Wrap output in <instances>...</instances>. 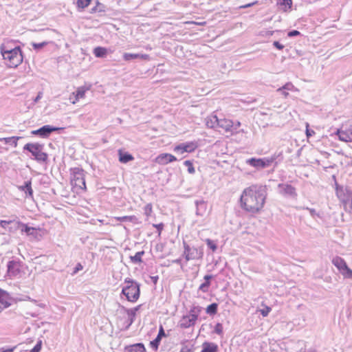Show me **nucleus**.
<instances>
[{
	"mask_svg": "<svg viewBox=\"0 0 352 352\" xmlns=\"http://www.w3.org/2000/svg\"><path fill=\"white\" fill-rule=\"evenodd\" d=\"M266 197L265 186L252 185L243 191L240 198L241 207L248 212H258L263 208Z\"/></svg>",
	"mask_w": 352,
	"mask_h": 352,
	"instance_id": "obj_1",
	"label": "nucleus"
},
{
	"mask_svg": "<svg viewBox=\"0 0 352 352\" xmlns=\"http://www.w3.org/2000/svg\"><path fill=\"white\" fill-rule=\"evenodd\" d=\"M1 54L6 64L10 67H16L23 62V54L20 46H14L12 42L3 43L0 47Z\"/></svg>",
	"mask_w": 352,
	"mask_h": 352,
	"instance_id": "obj_2",
	"label": "nucleus"
},
{
	"mask_svg": "<svg viewBox=\"0 0 352 352\" xmlns=\"http://www.w3.org/2000/svg\"><path fill=\"white\" fill-rule=\"evenodd\" d=\"M44 145L38 142L27 143L23 146V151L30 152L32 159L40 164H47L48 162V154L43 151Z\"/></svg>",
	"mask_w": 352,
	"mask_h": 352,
	"instance_id": "obj_3",
	"label": "nucleus"
},
{
	"mask_svg": "<svg viewBox=\"0 0 352 352\" xmlns=\"http://www.w3.org/2000/svg\"><path fill=\"white\" fill-rule=\"evenodd\" d=\"M124 283L126 285L122 287L121 294L126 296L128 301L136 302L140 295V285L129 278L124 280Z\"/></svg>",
	"mask_w": 352,
	"mask_h": 352,
	"instance_id": "obj_4",
	"label": "nucleus"
},
{
	"mask_svg": "<svg viewBox=\"0 0 352 352\" xmlns=\"http://www.w3.org/2000/svg\"><path fill=\"white\" fill-rule=\"evenodd\" d=\"M71 182L72 185L81 189L86 188L85 171L82 168L75 167L71 169Z\"/></svg>",
	"mask_w": 352,
	"mask_h": 352,
	"instance_id": "obj_5",
	"label": "nucleus"
},
{
	"mask_svg": "<svg viewBox=\"0 0 352 352\" xmlns=\"http://www.w3.org/2000/svg\"><path fill=\"white\" fill-rule=\"evenodd\" d=\"M276 159V157L275 155L263 158L252 157L247 160L246 163L257 169H262L271 166Z\"/></svg>",
	"mask_w": 352,
	"mask_h": 352,
	"instance_id": "obj_6",
	"label": "nucleus"
},
{
	"mask_svg": "<svg viewBox=\"0 0 352 352\" xmlns=\"http://www.w3.org/2000/svg\"><path fill=\"white\" fill-rule=\"evenodd\" d=\"M183 244L184 248L183 255L187 261L200 259L203 257L204 252L201 248L190 247L185 241L183 242Z\"/></svg>",
	"mask_w": 352,
	"mask_h": 352,
	"instance_id": "obj_7",
	"label": "nucleus"
},
{
	"mask_svg": "<svg viewBox=\"0 0 352 352\" xmlns=\"http://www.w3.org/2000/svg\"><path fill=\"white\" fill-rule=\"evenodd\" d=\"M340 141L352 142V122L342 124L335 133Z\"/></svg>",
	"mask_w": 352,
	"mask_h": 352,
	"instance_id": "obj_8",
	"label": "nucleus"
},
{
	"mask_svg": "<svg viewBox=\"0 0 352 352\" xmlns=\"http://www.w3.org/2000/svg\"><path fill=\"white\" fill-rule=\"evenodd\" d=\"M278 188H279V192L281 195L285 197H288L290 198L295 199L297 197V193L296 188L290 184H279L278 185Z\"/></svg>",
	"mask_w": 352,
	"mask_h": 352,
	"instance_id": "obj_9",
	"label": "nucleus"
},
{
	"mask_svg": "<svg viewBox=\"0 0 352 352\" xmlns=\"http://www.w3.org/2000/svg\"><path fill=\"white\" fill-rule=\"evenodd\" d=\"M14 223L17 225L16 228L20 229L22 232H25L27 235L32 236L34 239L37 238L38 232L36 228L30 227L28 225L21 222H15Z\"/></svg>",
	"mask_w": 352,
	"mask_h": 352,
	"instance_id": "obj_10",
	"label": "nucleus"
},
{
	"mask_svg": "<svg viewBox=\"0 0 352 352\" xmlns=\"http://www.w3.org/2000/svg\"><path fill=\"white\" fill-rule=\"evenodd\" d=\"M197 148L196 144L194 142L182 143L176 146L174 148V151L180 154H183L185 152L191 153Z\"/></svg>",
	"mask_w": 352,
	"mask_h": 352,
	"instance_id": "obj_11",
	"label": "nucleus"
},
{
	"mask_svg": "<svg viewBox=\"0 0 352 352\" xmlns=\"http://www.w3.org/2000/svg\"><path fill=\"white\" fill-rule=\"evenodd\" d=\"M12 300L10 294L0 288V312L11 305Z\"/></svg>",
	"mask_w": 352,
	"mask_h": 352,
	"instance_id": "obj_12",
	"label": "nucleus"
},
{
	"mask_svg": "<svg viewBox=\"0 0 352 352\" xmlns=\"http://www.w3.org/2000/svg\"><path fill=\"white\" fill-rule=\"evenodd\" d=\"M234 122L229 119L219 118L217 129H222L226 132L233 133Z\"/></svg>",
	"mask_w": 352,
	"mask_h": 352,
	"instance_id": "obj_13",
	"label": "nucleus"
},
{
	"mask_svg": "<svg viewBox=\"0 0 352 352\" xmlns=\"http://www.w3.org/2000/svg\"><path fill=\"white\" fill-rule=\"evenodd\" d=\"M196 320L188 314L186 316H183L179 322V326L182 329H187L193 327L196 323Z\"/></svg>",
	"mask_w": 352,
	"mask_h": 352,
	"instance_id": "obj_14",
	"label": "nucleus"
},
{
	"mask_svg": "<svg viewBox=\"0 0 352 352\" xmlns=\"http://www.w3.org/2000/svg\"><path fill=\"white\" fill-rule=\"evenodd\" d=\"M7 268L9 276H16L20 273V264L19 261L14 260L8 261Z\"/></svg>",
	"mask_w": 352,
	"mask_h": 352,
	"instance_id": "obj_15",
	"label": "nucleus"
},
{
	"mask_svg": "<svg viewBox=\"0 0 352 352\" xmlns=\"http://www.w3.org/2000/svg\"><path fill=\"white\" fill-rule=\"evenodd\" d=\"M164 337H166V334L165 333L162 325H160L157 337L153 340L150 342L151 347L155 351H157L162 340V338Z\"/></svg>",
	"mask_w": 352,
	"mask_h": 352,
	"instance_id": "obj_16",
	"label": "nucleus"
},
{
	"mask_svg": "<svg viewBox=\"0 0 352 352\" xmlns=\"http://www.w3.org/2000/svg\"><path fill=\"white\" fill-rule=\"evenodd\" d=\"M177 158L170 153H162L160 154L157 158L156 162L160 164H167L170 162L176 161Z\"/></svg>",
	"mask_w": 352,
	"mask_h": 352,
	"instance_id": "obj_17",
	"label": "nucleus"
},
{
	"mask_svg": "<svg viewBox=\"0 0 352 352\" xmlns=\"http://www.w3.org/2000/svg\"><path fill=\"white\" fill-rule=\"evenodd\" d=\"M39 129L40 137L43 138L49 137L52 132L56 131L59 129L58 127L52 126L50 125H44Z\"/></svg>",
	"mask_w": 352,
	"mask_h": 352,
	"instance_id": "obj_18",
	"label": "nucleus"
},
{
	"mask_svg": "<svg viewBox=\"0 0 352 352\" xmlns=\"http://www.w3.org/2000/svg\"><path fill=\"white\" fill-rule=\"evenodd\" d=\"M121 309L124 311V312L127 314L128 319L126 321V325L124 328V330H127L131 326V324L135 322L136 314L133 311L129 310V309L124 307V306L120 305Z\"/></svg>",
	"mask_w": 352,
	"mask_h": 352,
	"instance_id": "obj_19",
	"label": "nucleus"
},
{
	"mask_svg": "<svg viewBox=\"0 0 352 352\" xmlns=\"http://www.w3.org/2000/svg\"><path fill=\"white\" fill-rule=\"evenodd\" d=\"M219 118L214 114L207 116L205 119V123L208 128L210 129H217Z\"/></svg>",
	"mask_w": 352,
	"mask_h": 352,
	"instance_id": "obj_20",
	"label": "nucleus"
},
{
	"mask_svg": "<svg viewBox=\"0 0 352 352\" xmlns=\"http://www.w3.org/2000/svg\"><path fill=\"white\" fill-rule=\"evenodd\" d=\"M125 352H146L143 343H136L126 346L124 349Z\"/></svg>",
	"mask_w": 352,
	"mask_h": 352,
	"instance_id": "obj_21",
	"label": "nucleus"
},
{
	"mask_svg": "<svg viewBox=\"0 0 352 352\" xmlns=\"http://www.w3.org/2000/svg\"><path fill=\"white\" fill-rule=\"evenodd\" d=\"M196 214L198 216H204L206 212L207 204L204 200L195 201Z\"/></svg>",
	"mask_w": 352,
	"mask_h": 352,
	"instance_id": "obj_22",
	"label": "nucleus"
},
{
	"mask_svg": "<svg viewBox=\"0 0 352 352\" xmlns=\"http://www.w3.org/2000/svg\"><path fill=\"white\" fill-rule=\"evenodd\" d=\"M218 345L214 342H205L203 344L201 352H217Z\"/></svg>",
	"mask_w": 352,
	"mask_h": 352,
	"instance_id": "obj_23",
	"label": "nucleus"
},
{
	"mask_svg": "<svg viewBox=\"0 0 352 352\" xmlns=\"http://www.w3.org/2000/svg\"><path fill=\"white\" fill-rule=\"evenodd\" d=\"M119 161L121 163L126 164L134 160L133 156L128 152H123L122 150L118 151Z\"/></svg>",
	"mask_w": 352,
	"mask_h": 352,
	"instance_id": "obj_24",
	"label": "nucleus"
},
{
	"mask_svg": "<svg viewBox=\"0 0 352 352\" xmlns=\"http://www.w3.org/2000/svg\"><path fill=\"white\" fill-rule=\"evenodd\" d=\"M331 262L333 265L337 267L340 272L347 265L344 258L338 256L333 258Z\"/></svg>",
	"mask_w": 352,
	"mask_h": 352,
	"instance_id": "obj_25",
	"label": "nucleus"
},
{
	"mask_svg": "<svg viewBox=\"0 0 352 352\" xmlns=\"http://www.w3.org/2000/svg\"><path fill=\"white\" fill-rule=\"evenodd\" d=\"M19 189L23 191L26 196L32 197L33 190L32 188V182L30 180L25 182L24 185L19 186Z\"/></svg>",
	"mask_w": 352,
	"mask_h": 352,
	"instance_id": "obj_26",
	"label": "nucleus"
},
{
	"mask_svg": "<svg viewBox=\"0 0 352 352\" xmlns=\"http://www.w3.org/2000/svg\"><path fill=\"white\" fill-rule=\"evenodd\" d=\"M94 54L97 58H104L107 54V50L103 47H96L94 49Z\"/></svg>",
	"mask_w": 352,
	"mask_h": 352,
	"instance_id": "obj_27",
	"label": "nucleus"
},
{
	"mask_svg": "<svg viewBox=\"0 0 352 352\" xmlns=\"http://www.w3.org/2000/svg\"><path fill=\"white\" fill-rule=\"evenodd\" d=\"M21 137H9V138H3L0 139V141L4 142L5 144H9L13 145L14 147L17 146V141L19 140Z\"/></svg>",
	"mask_w": 352,
	"mask_h": 352,
	"instance_id": "obj_28",
	"label": "nucleus"
},
{
	"mask_svg": "<svg viewBox=\"0 0 352 352\" xmlns=\"http://www.w3.org/2000/svg\"><path fill=\"white\" fill-rule=\"evenodd\" d=\"M201 310H202V307H201L199 306H192L190 308L188 314H189V315H190L192 317V318H195L196 320H197L198 317H199Z\"/></svg>",
	"mask_w": 352,
	"mask_h": 352,
	"instance_id": "obj_29",
	"label": "nucleus"
},
{
	"mask_svg": "<svg viewBox=\"0 0 352 352\" xmlns=\"http://www.w3.org/2000/svg\"><path fill=\"white\" fill-rule=\"evenodd\" d=\"M144 251H140L135 253L134 256H131L130 260L134 264L140 263L142 262V256L144 254Z\"/></svg>",
	"mask_w": 352,
	"mask_h": 352,
	"instance_id": "obj_30",
	"label": "nucleus"
},
{
	"mask_svg": "<svg viewBox=\"0 0 352 352\" xmlns=\"http://www.w3.org/2000/svg\"><path fill=\"white\" fill-rule=\"evenodd\" d=\"M89 89V87L85 86L78 87L75 92L76 100H78L80 98H83L85 97V92Z\"/></svg>",
	"mask_w": 352,
	"mask_h": 352,
	"instance_id": "obj_31",
	"label": "nucleus"
},
{
	"mask_svg": "<svg viewBox=\"0 0 352 352\" xmlns=\"http://www.w3.org/2000/svg\"><path fill=\"white\" fill-rule=\"evenodd\" d=\"M217 310H218V304L216 302H213L207 307L206 311L209 315H214L217 314Z\"/></svg>",
	"mask_w": 352,
	"mask_h": 352,
	"instance_id": "obj_32",
	"label": "nucleus"
},
{
	"mask_svg": "<svg viewBox=\"0 0 352 352\" xmlns=\"http://www.w3.org/2000/svg\"><path fill=\"white\" fill-rule=\"evenodd\" d=\"M344 278H352V270H351L348 265H346L345 267L342 269L340 272Z\"/></svg>",
	"mask_w": 352,
	"mask_h": 352,
	"instance_id": "obj_33",
	"label": "nucleus"
},
{
	"mask_svg": "<svg viewBox=\"0 0 352 352\" xmlns=\"http://www.w3.org/2000/svg\"><path fill=\"white\" fill-rule=\"evenodd\" d=\"M91 0H77L76 5L79 9H85L91 3Z\"/></svg>",
	"mask_w": 352,
	"mask_h": 352,
	"instance_id": "obj_34",
	"label": "nucleus"
},
{
	"mask_svg": "<svg viewBox=\"0 0 352 352\" xmlns=\"http://www.w3.org/2000/svg\"><path fill=\"white\" fill-rule=\"evenodd\" d=\"M97 12H104V6L103 4L99 3L98 1L97 2L96 6H94V8H92L90 11L91 13H95Z\"/></svg>",
	"mask_w": 352,
	"mask_h": 352,
	"instance_id": "obj_35",
	"label": "nucleus"
},
{
	"mask_svg": "<svg viewBox=\"0 0 352 352\" xmlns=\"http://www.w3.org/2000/svg\"><path fill=\"white\" fill-rule=\"evenodd\" d=\"M123 58L126 61H130L136 58H139V54L124 53Z\"/></svg>",
	"mask_w": 352,
	"mask_h": 352,
	"instance_id": "obj_36",
	"label": "nucleus"
},
{
	"mask_svg": "<svg viewBox=\"0 0 352 352\" xmlns=\"http://www.w3.org/2000/svg\"><path fill=\"white\" fill-rule=\"evenodd\" d=\"M294 85L289 82H287L285 85H284L283 87L278 88L277 89V91H284V90H287V91H293L294 89Z\"/></svg>",
	"mask_w": 352,
	"mask_h": 352,
	"instance_id": "obj_37",
	"label": "nucleus"
},
{
	"mask_svg": "<svg viewBox=\"0 0 352 352\" xmlns=\"http://www.w3.org/2000/svg\"><path fill=\"white\" fill-rule=\"evenodd\" d=\"M117 219L120 221H131L133 222L135 220H136V217L135 216H123L117 217Z\"/></svg>",
	"mask_w": 352,
	"mask_h": 352,
	"instance_id": "obj_38",
	"label": "nucleus"
},
{
	"mask_svg": "<svg viewBox=\"0 0 352 352\" xmlns=\"http://www.w3.org/2000/svg\"><path fill=\"white\" fill-rule=\"evenodd\" d=\"M184 164L188 167V172L190 174H193L195 172V168L192 163L190 160H186L184 162Z\"/></svg>",
	"mask_w": 352,
	"mask_h": 352,
	"instance_id": "obj_39",
	"label": "nucleus"
},
{
	"mask_svg": "<svg viewBox=\"0 0 352 352\" xmlns=\"http://www.w3.org/2000/svg\"><path fill=\"white\" fill-rule=\"evenodd\" d=\"M206 244L208 247L211 249L213 252L216 251L217 249V244L211 239H207L206 240Z\"/></svg>",
	"mask_w": 352,
	"mask_h": 352,
	"instance_id": "obj_40",
	"label": "nucleus"
},
{
	"mask_svg": "<svg viewBox=\"0 0 352 352\" xmlns=\"http://www.w3.org/2000/svg\"><path fill=\"white\" fill-rule=\"evenodd\" d=\"M152 208H153V206H152V204H147L144 207V214L148 217L151 215V212H152Z\"/></svg>",
	"mask_w": 352,
	"mask_h": 352,
	"instance_id": "obj_41",
	"label": "nucleus"
},
{
	"mask_svg": "<svg viewBox=\"0 0 352 352\" xmlns=\"http://www.w3.org/2000/svg\"><path fill=\"white\" fill-rule=\"evenodd\" d=\"M214 333L221 336L223 334V325L221 323H219L218 322L217 324H216V325L214 326Z\"/></svg>",
	"mask_w": 352,
	"mask_h": 352,
	"instance_id": "obj_42",
	"label": "nucleus"
},
{
	"mask_svg": "<svg viewBox=\"0 0 352 352\" xmlns=\"http://www.w3.org/2000/svg\"><path fill=\"white\" fill-rule=\"evenodd\" d=\"M210 285V282H206L201 283L199 287V290L203 292H207L208 291L209 287Z\"/></svg>",
	"mask_w": 352,
	"mask_h": 352,
	"instance_id": "obj_43",
	"label": "nucleus"
},
{
	"mask_svg": "<svg viewBox=\"0 0 352 352\" xmlns=\"http://www.w3.org/2000/svg\"><path fill=\"white\" fill-rule=\"evenodd\" d=\"M47 42H45V41H43V42H41V43H32V45L33 47V48L36 50H40L41 48H43V47H45V45H47Z\"/></svg>",
	"mask_w": 352,
	"mask_h": 352,
	"instance_id": "obj_44",
	"label": "nucleus"
},
{
	"mask_svg": "<svg viewBox=\"0 0 352 352\" xmlns=\"http://www.w3.org/2000/svg\"><path fill=\"white\" fill-rule=\"evenodd\" d=\"M42 347V340H38L36 345L32 349L30 352H40Z\"/></svg>",
	"mask_w": 352,
	"mask_h": 352,
	"instance_id": "obj_45",
	"label": "nucleus"
},
{
	"mask_svg": "<svg viewBox=\"0 0 352 352\" xmlns=\"http://www.w3.org/2000/svg\"><path fill=\"white\" fill-rule=\"evenodd\" d=\"M271 309H272L271 307L266 306L264 309H262L260 310L261 314L263 317H266V316H268V314L270 312Z\"/></svg>",
	"mask_w": 352,
	"mask_h": 352,
	"instance_id": "obj_46",
	"label": "nucleus"
},
{
	"mask_svg": "<svg viewBox=\"0 0 352 352\" xmlns=\"http://www.w3.org/2000/svg\"><path fill=\"white\" fill-rule=\"evenodd\" d=\"M279 3L280 5L289 6L290 8L292 5V0H279Z\"/></svg>",
	"mask_w": 352,
	"mask_h": 352,
	"instance_id": "obj_47",
	"label": "nucleus"
},
{
	"mask_svg": "<svg viewBox=\"0 0 352 352\" xmlns=\"http://www.w3.org/2000/svg\"><path fill=\"white\" fill-rule=\"evenodd\" d=\"M300 33L299 31L298 30H292V31H289L288 33H287V36L289 37H294V36H298L300 35Z\"/></svg>",
	"mask_w": 352,
	"mask_h": 352,
	"instance_id": "obj_48",
	"label": "nucleus"
},
{
	"mask_svg": "<svg viewBox=\"0 0 352 352\" xmlns=\"http://www.w3.org/2000/svg\"><path fill=\"white\" fill-rule=\"evenodd\" d=\"M83 268L82 265H81V263H77V265H76V267L74 268V271L72 272V274H76V273H78L80 270H82Z\"/></svg>",
	"mask_w": 352,
	"mask_h": 352,
	"instance_id": "obj_49",
	"label": "nucleus"
},
{
	"mask_svg": "<svg viewBox=\"0 0 352 352\" xmlns=\"http://www.w3.org/2000/svg\"><path fill=\"white\" fill-rule=\"evenodd\" d=\"M308 126H309V124H307L306 135H307V138H309V137L312 136L313 135H314L315 132H314V131L309 129L308 128Z\"/></svg>",
	"mask_w": 352,
	"mask_h": 352,
	"instance_id": "obj_50",
	"label": "nucleus"
},
{
	"mask_svg": "<svg viewBox=\"0 0 352 352\" xmlns=\"http://www.w3.org/2000/svg\"><path fill=\"white\" fill-rule=\"evenodd\" d=\"M273 45L279 50H281L284 48V45L280 43L278 41H274Z\"/></svg>",
	"mask_w": 352,
	"mask_h": 352,
	"instance_id": "obj_51",
	"label": "nucleus"
},
{
	"mask_svg": "<svg viewBox=\"0 0 352 352\" xmlns=\"http://www.w3.org/2000/svg\"><path fill=\"white\" fill-rule=\"evenodd\" d=\"M153 226L157 228L159 234L161 233L162 230L164 228V224L163 223H158V224H153Z\"/></svg>",
	"mask_w": 352,
	"mask_h": 352,
	"instance_id": "obj_52",
	"label": "nucleus"
},
{
	"mask_svg": "<svg viewBox=\"0 0 352 352\" xmlns=\"http://www.w3.org/2000/svg\"><path fill=\"white\" fill-rule=\"evenodd\" d=\"M16 346L10 347V348H1L0 352H13Z\"/></svg>",
	"mask_w": 352,
	"mask_h": 352,
	"instance_id": "obj_53",
	"label": "nucleus"
},
{
	"mask_svg": "<svg viewBox=\"0 0 352 352\" xmlns=\"http://www.w3.org/2000/svg\"><path fill=\"white\" fill-rule=\"evenodd\" d=\"M258 3V1H255L252 3H248V4H245V5H243V6H240V8H249V7H251L254 5H256Z\"/></svg>",
	"mask_w": 352,
	"mask_h": 352,
	"instance_id": "obj_54",
	"label": "nucleus"
},
{
	"mask_svg": "<svg viewBox=\"0 0 352 352\" xmlns=\"http://www.w3.org/2000/svg\"><path fill=\"white\" fill-rule=\"evenodd\" d=\"M42 97H43V92L39 91L38 93V95L36 96V97L34 99V102L35 103L38 102L41 99Z\"/></svg>",
	"mask_w": 352,
	"mask_h": 352,
	"instance_id": "obj_55",
	"label": "nucleus"
},
{
	"mask_svg": "<svg viewBox=\"0 0 352 352\" xmlns=\"http://www.w3.org/2000/svg\"><path fill=\"white\" fill-rule=\"evenodd\" d=\"M14 222L12 221H0V226L3 228H6V226H8V224H10V223H13Z\"/></svg>",
	"mask_w": 352,
	"mask_h": 352,
	"instance_id": "obj_56",
	"label": "nucleus"
},
{
	"mask_svg": "<svg viewBox=\"0 0 352 352\" xmlns=\"http://www.w3.org/2000/svg\"><path fill=\"white\" fill-rule=\"evenodd\" d=\"M306 209L307 210H309L310 214L311 215V217H315L316 215H317V213H316V211L315 209L314 208H306Z\"/></svg>",
	"mask_w": 352,
	"mask_h": 352,
	"instance_id": "obj_57",
	"label": "nucleus"
},
{
	"mask_svg": "<svg viewBox=\"0 0 352 352\" xmlns=\"http://www.w3.org/2000/svg\"><path fill=\"white\" fill-rule=\"evenodd\" d=\"M213 278L212 275L207 274L204 276V279L206 282H210V280Z\"/></svg>",
	"mask_w": 352,
	"mask_h": 352,
	"instance_id": "obj_58",
	"label": "nucleus"
},
{
	"mask_svg": "<svg viewBox=\"0 0 352 352\" xmlns=\"http://www.w3.org/2000/svg\"><path fill=\"white\" fill-rule=\"evenodd\" d=\"M140 307H141V305H139L134 308L129 309V310L133 311V313H135V314H136V312L140 310Z\"/></svg>",
	"mask_w": 352,
	"mask_h": 352,
	"instance_id": "obj_59",
	"label": "nucleus"
},
{
	"mask_svg": "<svg viewBox=\"0 0 352 352\" xmlns=\"http://www.w3.org/2000/svg\"><path fill=\"white\" fill-rule=\"evenodd\" d=\"M139 58H141L143 60H148L149 58V55L139 54Z\"/></svg>",
	"mask_w": 352,
	"mask_h": 352,
	"instance_id": "obj_60",
	"label": "nucleus"
},
{
	"mask_svg": "<svg viewBox=\"0 0 352 352\" xmlns=\"http://www.w3.org/2000/svg\"><path fill=\"white\" fill-rule=\"evenodd\" d=\"M151 279L152 282L155 285H156L158 281L159 277H158V276H151Z\"/></svg>",
	"mask_w": 352,
	"mask_h": 352,
	"instance_id": "obj_61",
	"label": "nucleus"
},
{
	"mask_svg": "<svg viewBox=\"0 0 352 352\" xmlns=\"http://www.w3.org/2000/svg\"><path fill=\"white\" fill-rule=\"evenodd\" d=\"M240 122H236L235 124H234L233 133H236V130L240 126Z\"/></svg>",
	"mask_w": 352,
	"mask_h": 352,
	"instance_id": "obj_62",
	"label": "nucleus"
},
{
	"mask_svg": "<svg viewBox=\"0 0 352 352\" xmlns=\"http://www.w3.org/2000/svg\"><path fill=\"white\" fill-rule=\"evenodd\" d=\"M40 129H38L36 130H34L31 132L32 135H38L40 137V133H39Z\"/></svg>",
	"mask_w": 352,
	"mask_h": 352,
	"instance_id": "obj_63",
	"label": "nucleus"
},
{
	"mask_svg": "<svg viewBox=\"0 0 352 352\" xmlns=\"http://www.w3.org/2000/svg\"><path fill=\"white\" fill-rule=\"evenodd\" d=\"M190 350L187 346H184L179 352H190Z\"/></svg>",
	"mask_w": 352,
	"mask_h": 352,
	"instance_id": "obj_64",
	"label": "nucleus"
}]
</instances>
